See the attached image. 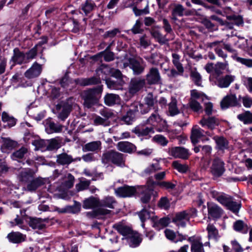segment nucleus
Listing matches in <instances>:
<instances>
[{"mask_svg": "<svg viewBox=\"0 0 252 252\" xmlns=\"http://www.w3.org/2000/svg\"><path fill=\"white\" fill-rule=\"evenodd\" d=\"M223 14L221 15L225 16L226 20L224 21L221 19V30L224 32L225 31L230 30V34L226 33L228 36H233L236 34L235 31L233 30L234 25L242 26L244 25V20L242 16L235 15L229 7L223 8Z\"/></svg>", "mask_w": 252, "mask_h": 252, "instance_id": "obj_1", "label": "nucleus"}, {"mask_svg": "<svg viewBox=\"0 0 252 252\" xmlns=\"http://www.w3.org/2000/svg\"><path fill=\"white\" fill-rule=\"evenodd\" d=\"M102 89V86H99L83 91L82 96L84 101V106L87 108H90L96 104L101 97Z\"/></svg>", "mask_w": 252, "mask_h": 252, "instance_id": "obj_2", "label": "nucleus"}, {"mask_svg": "<svg viewBox=\"0 0 252 252\" xmlns=\"http://www.w3.org/2000/svg\"><path fill=\"white\" fill-rule=\"evenodd\" d=\"M101 159L102 163L104 164L111 162L113 164L119 166H123L125 165V159L124 155L122 153L113 150L109 151L103 154Z\"/></svg>", "mask_w": 252, "mask_h": 252, "instance_id": "obj_3", "label": "nucleus"}, {"mask_svg": "<svg viewBox=\"0 0 252 252\" xmlns=\"http://www.w3.org/2000/svg\"><path fill=\"white\" fill-rule=\"evenodd\" d=\"M205 68L207 72H212L210 76V80L212 83L220 87V63H218L215 65L212 63H207Z\"/></svg>", "mask_w": 252, "mask_h": 252, "instance_id": "obj_4", "label": "nucleus"}, {"mask_svg": "<svg viewBox=\"0 0 252 252\" xmlns=\"http://www.w3.org/2000/svg\"><path fill=\"white\" fill-rule=\"evenodd\" d=\"M143 60L141 59V61H139L134 58H129L123 64V68H126L129 66L131 68L134 75H139L141 74L144 70L145 66L142 64Z\"/></svg>", "mask_w": 252, "mask_h": 252, "instance_id": "obj_5", "label": "nucleus"}, {"mask_svg": "<svg viewBox=\"0 0 252 252\" xmlns=\"http://www.w3.org/2000/svg\"><path fill=\"white\" fill-rule=\"evenodd\" d=\"M221 204L224 206L227 209L236 214L239 212L241 206L240 203L233 201L230 196L222 193Z\"/></svg>", "mask_w": 252, "mask_h": 252, "instance_id": "obj_6", "label": "nucleus"}, {"mask_svg": "<svg viewBox=\"0 0 252 252\" xmlns=\"http://www.w3.org/2000/svg\"><path fill=\"white\" fill-rule=\"evenodd\" d=\"M137 188L134 186L125 185L115 189V193L117 196L120 197H130L134 195L136 192Z\"/></svg>", "mask_w": 252, "mask_h": 252, "instance_id": "obj_7", "label": "nucleus"}, {"mask_svg": "<svg viewBox=\"0 0 252 252\" xmlns=\"http://www.w3.org/2000/svg\"><path fill=\"white\" fill-rule=\"evenodd\" d=\"M168 154L175 158L184 159H188L189 156V150L181 147H174L168 148Z\"/></svg>", "mask_w": 252, "mask_h": 252, "instance_id": "obj_8", "label": "nucleus"}, {"mask_svg": "<svg viewBox=\"0 0 252 252\" xmlns=\"http://www.w3.org/2000/svg\"><path fill=\"white\" fill-rule=\"evenodd\" d=\"M228 71L227 63L226 62L224 63H221V88L228 87L234 80V76L230 74H224Z\"/></svg>", "mask_w": 252, "mask_h": 252, "instance_id": "obj_9", "label": "nucleus"}, {"mask_svg": "<svg viewBox=\"0 0 252 252\" xmlns=\"http://www.w3.org/2000/svg\"><path fill=\"white\" fill-rule=\"evenodd\" d=\"M42 66L36 62H34L32 66L24 73L25 76L28 79L37 77L42 72Z\"/></svg>", "mask_w": 252, "mask_h": 252, "instance_id": "obj_10", "label": "nucleus"}, {"mask_svg": "<svg viewBox=\"0 0 252 252\" xmlns=\"http://www.w3.org/2000/svg\"><path fill=\"white\" fill-rule=\"evenodd\" d=\"M147 80L150 84H158L161 82V76L158 68H151L146 75Z\"/></svg>", "mask_w": 252, "mask_h": 252, "instance_id": "obj_11", "label": "nucleus"}, {"mask_svg": "<svg viewBox=\"0 0 252 252\" xmlns=\"http://www.w3.org/2000/svg\"><path fill=\"white\" fill-rule=\"evenodd\" d=\"M26 58L25 54L23 52H21L18 48H15L13 50V55L11 57L10 62L13 63L12 66L15 64H21L28 63Z\"/></svg>", "mask_w": 252, "mask_h": 252, "instance_id": "obj_12", "label": "nucleus"}, {"mask_svg": "<svg viewBox=\"0 0 252 252\" xmlns=\"http://www.w3.org/2000/svg\"><path fill=\"white\" fill-rule=\"evenodd\" d=\"M188 241L191 243V252H205L200 237H190Z\"/></svg>", "mask_w": 252, "mask_h": 252, "instance_id": "obj_13", "label": "nucleus"}, {"mask_svg": "<svg viewBox=\"0 0 252 252\" xmlns=\"http://www.w3.org/2000/svg\"><path fill=\"white\" fill-rule=\"evenodd\" d=\"M145 85V80L141 78H133L130 81L129 85V93L132 94H136Z\"/></svg>", "mask_w": 252, "mask_h": 252, "instance_id": "obj_14", "label": "nucleus"}, {"mask_svg": "<svg viewBox=\"0 0 252 252\" xmlns=\"http://www.w3.org/2000/svg\"><path fill=\"white\" fill-rule=\"evenodd\" d=\"M189 220V215L185 211L177 213L173 219V221L179 227H184L186 222Z\"/></svg>", "mask_w": 252, "mask_h": 252, "instance_id": "obj_15", "label": "nucleus"}, {"mask_svg": "<svg viewBox=\"0 0 252 252\" xmlns=\"http://www.w3.org/2000/svg\"><path fill=\"white\" fill-rule=\"evenodd\" d=\"M34 172L29 168L21 169L18 175L19 180L24 183H29L32 179Z\"/></svg>", "mask_w": 252, "mask_h": 252, "instance_id": "obj_16", "label": "nucleus"}, {"mask_svg": "<svg viewBox=\"0 0 252 252\" xmlns=\"http://www.w3.org/2000/svg\"><path fill=\"white\" fill-rule=\"evenodd\" d=\"M45 131L48 134L61 132L63 129V126L55 123L51 120H47L45 125Z\"/></svg>", "mask_w": 252, "mask_h": 252, "instance_id": "obj_17", "label": "nucleus"}, {"mask_svg": "<svg viewBox=\"0 0 252 252\" xmlns=\"http://www.w3.org/2000/svg\"><path fill=\"white\" fill-rule=\"evenodd\" d=\"M207 206L208 218L214 220L219 219L220 215L219 206L213 202L208 203Z\"/></svg>", "mask_w": 252, "mask_h": 252, "instance_id": "obj_18", "label": "nucleus"}, {"mask_svg": "<svg viewBox=\"0 0 252 252\" xmlns=\"http://www.w3.org/2000/svg\"><path fill=\"white\" fill-rule=\"evenodd\" d=\"M117 147L118 150L127 153L134 152L136 150V147L134 144L127 141L118 142Z\"/></svg>", "mask_w": 252, "mask_h": 252, "instance_id": "obj_19", "label": "nucleus"}, {"mask_svg": "<svg viewBox=\"0 0 252 252\" xmlns=\"http://www.w3.org/2000/svg\"><path fill=\"white\" fill-rule=\"evenodd\" d=\"M210 172L214 177H219L220 176V159L216 157L212 160L210 166Z\"/></svg>", "mask_w": 252, "mask_h": 252, "instance_id": "obj_20", "label": "nucleus"}, {"mask_svg": "<svg viewBox=\"0 0 252 252\" xmlns=\"http://www.w3.org/2000/svg\"><path fill=\"white\" fill-rule=\"evenodd\" d=\"M132 131L138 136H147L151 133H154V130L152 126H138L132 130Z\"/></svg>", "mask_w": 252, "mask_h": 252, "instance_id": "obj_21", "label": "nucleus"}, {"mask_svg": "<svg viewBox=\"0 0 252 252\" xmlns=\"http://www.w3.org/2000/svg\"><path fill=\"white\" fill-rule=\"evenodd\" d=\"M153 226L156 229H160L167 226L170 223V219L168 218L158 219L157 217L152 218Z\"/></svg>", "mask_w": 252, "mask_h": 252, "instance_id": "obj_22", "label": "nucleus"}, {"mask_svg": "<svg viewBox=\"0 0 252 252\" xmlns=\"http://www.w3.org/2000/svg\"><path fill=\"white\" fill-rule=\"evenodd\" d=\"M45 179L40 177H38L35 179H33V178L27 185V190L30 191H34L39 187L45 184Z\"/></svg>", "mask_w": 252, "mask_h": 252, "instance_id": "obj_23", "label": "nucleus"}, {"mask_svg": "<svg viewBox=\"0 0 252 252\" xmlns=\"http://www.w3.org/2000/svg\"><path fill=\"white\" fill-rule=\"evenodd\" d=\"M157 196V192L151 189H145L140 194L141 202L144 204H148L151 199V195Z\"/></svg>", "mask_w": 252, "mask_h": 252, "instance_id": "obj_24", "label": "nucleus"}, {"mask_svg": "<svg viewBox=\"0 0 252 252\" xmlns=\"http://www.w3.org/2000/svg\"><path fill=\"white\" fill-rule=\"evenodd\" d=\"M205 136V132L200 127L194 126L192 127L190 138L194 144H196L199 140Z\"/></svg>", "mask_w": 252, "mask_h": 252, "instance_id": "obj_25", "label": "nucleus"}, {"mask_svg": "<svg viewBox=\"0 0 252 252\" xmlns=\"http://www.w3.org/2000/svg\"><path fill=\"white\" fill-rule=\"evenodd\" d=\"M120 100L119 95L114 94L108 93L104 97V103L108 106H111L119 103Z\"/></svg>", "mask_w": 252, "mask_h": 252, "instance_id": "obj_26", "label": "nucleus"}, {"mask_svg": "<svg viewBox=\"0 0 252 252\" xmlns=\"http://www.w3.org/2000/svg\"><path fill=\"white\" fill-rule=\"evenodd\" d=\"M220 123L219 119L214 117H210L208 119L203 118L200 121V124L202 126H207L208 128L213 129L216 126H218Z\"/></svg>", "mask_w": 252, "mask_h": 252, "instance_id": "obj_27", "label": "nucleus"}, {"mask_svg": "<svg viewBox=\"0 0 252 252\" xmlns=\"http://www.w3.org/2000/svg\"><path fill=\"white\" fill-rule=\"evenodd\" d=\"M113 228L117 230L120 234L127 238L132 236V231L128 226L120 223H117L113 225Z\"/></svg>", "mask_w": 252, "mask_h": 252, "instance_id": "obj_28", "label": "nucleus"}, {"mask_svg": "<svg viewBox=\"0 0 252 252\" xmlns=\"http://www.w3.org/2000/svg\"><path fill=\"white\" fill-rule=\"evenodd\" d=\"M237 104L236 98L234 95H227L221 100V109H226L230 106H236Z\"/></svg>", "mask_w": 252, "mask_h": 252, "instance_id": "obj_29", "label": "nucleus"}, {"mask_svg": "<svg viewBox=\"0 0 252 252\" xmlns=\"http://www.w3.org/2000/svg\"><path fill=\"white\" fill-rule=\"evenodd\" d=\"M208 237L209 239H213L218 242L219 240V232L216 226L212 224H209L207 227Z\"/></svg>", "mask_w": 252, "mask_h": 252, "instance_id": "obj_30", "label": "nucleus"}, {"mask_svg": "<svg viewBox=\"0 0 252 252\" xmlns=\"http://www.w3.org/2000/svg\"><path fill=\"white\" fill-rule=\"evenodd\" d=\"M98 206H100V201L97 198L94 197H90L86 199L83 202V207L86 209H92Z\"/></svg>", "mask_w": 252, "mask_h": 252, "instance_id": "obj_31", "label": "nucleus"}, {"mask_svg": "<svg viewBox=\"0 0 252 252\" xmlns=\"http://www.w3.org/2000/svg\"><path fill=\"white\" fill-rule=\"evenodd\" d=\"M7 238L13 243H19L25 240V236L19 232H12L7 235Z\"/></svg>", "mask_w": 252, "mask_h": 252, "instance_id": "obj_32", "label": "nucleus"}, {"mask_svg": "<svg viewBox=\"0 0 252 252\" xmlns=\"http://www.w3.org/2000/svg\"><path fill=\"white\" fill-rule=\"evenodd\" d=\"M101 143L100 141L89 142L85 144L83 150L86 152H97L101 149Z\"/></svg>", "mask_w": 252, "mask_h": 252, "instance_id": "obj_33", "label": "nucleus"}, {"mask_svg": "<svg viewBox=\"0 0 252 252\" xmlns=\"http://www.w3.org/2000/svg\"><path fill=\"white\" fill-rule=\"evenodd\" d=\"M166 237L175 243L182 241L186 239V237L183 235H179L176 237L175 233L170 229H166L164 231Z\"/></svg>", "mask_w": 252, "mask_h": 252, "instance_id": "obj_34", "label": "nucleus"}, {"mask_svg": "<svg viewBox=\"0 0 252 252\" xmlns=\"http://www.w3.org/2000/svg\"><path fill=\"white\" fill-rule=\"evenodd\" d=\"M76 82L81 86H87L99 84L100 83V80L98 78L93 77L90 78L77 79Z\"/></svg>", "mask_w": 252, "mask_h": 252, "instance_id": "obj_35", "label": "nucleus"}, {"mask_svg": "<svg viewBox=\"0 0 252 252\" xmlns=\"http://www.w3.org/2000/svg\"><path fill=\"white\" fill-rule=\"evenodd\" d=\"M47 145L46 150L48 151H52L58 149L61 147L62 140L58 137L53 138L49 140H46Z\"/></svg>", "mask_w": 252, "mask_h": 252, "instance_id": "obj_36", "label": "nucleus"}, {"mask_svg": "<svg viewBox=\"0 0 252 252\" xmlns=\"http://www.w3.org/2000/svg\"><path fill=\"white\" fill-rule=\"evenodd\" d=\"M72 161V157L66 153L60 154L57 157V163L62 165L69 164Z\"/></svg>", "mask_w": 252, "mask_h": 252, "instance_id": "obj_37", "label": "nucleus"}, {"mask_svg": "<svg viewBox=\"0 0 252 252\" xmlns=\"http://www.w3.org/2000/svg\"><path fill=\"white\" fill-rule=\"evenodd\" d=\"M150 33L152 36L155 38L159 43L165 44L167 42L164 36H163L159 31L156 28H152L150 30Z\"/></svg>", "mask_w": 252, "mask_h": 252, "instance_id": "obj_38", "label": "nucleus"}, {"mask_svg": "<svg viewBox=\"0 0 252 252\" xmlns=\"http://www.w3.org/2000/svg\"><path fill=\"white\" fill-rule=\"evenodd\" d=\"M162 121V119L158 113V109H156L149 118L147 120V123L153 126H156Z\"/></svg>", "mask_w": 252, "mask_h": 252, "instance_id": "obj_39", "label": "nucleus"}, {"mask_svg": "<svg viewBox=\"0 0 252 252\" xmlns=\"http://www.w3.org/2000/svg\"><path fill=\"white\" fill-rule=\"evenodd\" d=\"M177 103L176 99L172 97L171 101L168 104V113L171 116H175L180 113V111L177 106Z\"/></svg>", "mask_w": 252, "mask_h": 252, "instance_id": "obj_40", "label": "nucleus"}, {"mask_svg": "<svg viewBox=\"0 0 252 252\" xmlns=\"http://www.w3.org/2000/svg\"><path fill=\"white\" fill-rule=\"evenodd\" d=\"M29 225L33 229H42L45 224L43 220L39 218H32L29 221Z\"/></svg>", "mask_w": 252, "mask_h": 252, "instance_id": "obj_41", "label": "nucleus"}, {"mask_svg": "<svg viewBox=\"0 0 252 252\" xmlns=\"http://www.w3.org/2000/svg\"><path fill=\"white\" fill-rule=\"evenodd\" d=\"M1 119L3 122L6 123L7 126L9 127L14 126L16 123V120L12 116H9L5 112H2Z\"/></svg>", "mask_w": 252, "mask_h": 252, "instance_id": "obj_42", "label": "nucleus"}, {"mask_svg": "<svg viewBox=\"0 0 252 252\" xmlns=\"http://www.w3.org/2000/svg\"><path fill=\"white\" fill-rule=\"evenodd\" d=\"M237 118L244 124H252V113L250 111H246L238 115Z\"/></svg>", "mask_w": 252, "mask_h": 252, "instance_id": "obj_43", "label": "nucleus"}, {"mask_svg": "<svg viewBox=\"0 0 252 252\" xmlns=\"http://www.w3.org/2000/svg\"><path fill=\"white\" fill-rule=\"evenodd\" d=\"M31 143L35 147V150H46L47 145L46 140L37 138L34 140H32Z\"/></svg>", "mask_w": 252, "mask_h": 252, "instance_id": "obj_44", "label": "nucleus"}, {"mask_svg": "<svg viewBox=\"0 0 252 252\" xmlns=\"http://www.w3.org/2000/svg\"><path fill=\"white\" fill-rule=\"evenodd\" d=\"M95 3L91 0H87L85 3L82 5V9L86 15L92 11L95 7Z\"/></svg>", "mask_w": 252, "mask_h": 252, "instance_id": "obj_45", "label": "nucleus"}, {"mask_svg": "<svg viewBox=\"0 0 252 252\" xmlns=\"http://www.w3.org/2000/svg\"><path fill=\"white\" fill-rule=\"evenodd\" d=\"M138 216L142 222V226L144 227V222L151 218V212L144 207L141 211L138 213Z\"/></svg>", "mask_w": 252, "mask_h": 252, "instance_id": "obj_46", "label": "nucleus"}, {"mask_svg": "<svg viewBox=\"0 0 252 252\" xmlns=\"http://www.w3.org/2000/svg\"><path fill=\"white\" fill-rule=\"evenodd\" d=\"M172 63L174 65L176 66L178 71L183 73L184 72V68L182 64L180 62V56L177 54H172Z\"/></svg>", "mask_w": 252, "mask_h": 252, "instance_id": "obj_47", "label": "nucleus"}, {"mask_svg": "<svg viewBox=\"0 0 252 252\" xmlns=\"http://www.w3.org/2000/svg\"><path fill=\"white\" fill-rule=\"evenodd\" d=\"M247 226L244 222L241 220H237L234 223L233 228L236 231L240 232L243 233L247 232Z\"/></svg>", "mask_w": 252, "mask_h": 252, "instance_id": "obj_48", "label": "nucleus"}, {"mask_svg": "<svg viewBox=\"0 0 252 252\" xmlns=\"http://www.w3.org/2000/svg\"><path fill=\"white\" fill-rule=\"evenodd\" d=\"M27 152L28 150L27 148L22 147L12 154L11 158L13 160H18V159L22 158Z\"/></svg>", "mask_w": 252, "mask_h": 252, "instance_id": "obj_49", "label": "nucleus"}, {"mask_svg": "<svg viewBox=\"0 0 252 252\" xmlns=\"http://www.w3.org/2000/svg\"><path fill=\"white\" fill-rule=\"evenodd\" d=\"M116 203L115 200L112 197H106L100 201V206L107 207L110 208H114V204Z\"/></svg>", "mask_w": 252, "mask_h": 252, "instance_id": "obj_50", "label": "nucleus"}, {"mask_svg": "<svg viewBox=\"0 0 252 252\" xmlns=\"http://www.w3.org/2000/svg\"><path fill=\"white\" fill-rule=\"evenodd\" d=\"M185 8L180 4H175L174 8L172 11V14L173 16H182L184 15Z\"/></svg>", "mask_w": 252, "mask_h": 252, "instance_id": "obj_51", "label": "nucleus"}, {"mask_svg": "<svg viewBox=\"0 0 252 252\" xmlns=\"http://www.w3.org/2000/svg\"><path fill=\"white\" fill-rule=\"evenodd\" d=\"M190 77L196 85L198 86H201L202 80L201 76L196 69L192 70L191 71Z\"/></svg>", "mask_w": 252, "mask_h": 252, "instance_id": "obj_52", "label": "nucleus"}, {"mask_svg": "<svg viewBox=\"0 0 252 252\" xmlns=\"http://www.w3.org/2000/svg\"><path fill=\"white\" fill-rule=\"evenodd\" d=\"M161 169L160 165L158 162L152 163L148 166L144 171V173L146 174H150L157 171Z\"/></svg>", "mask_w": 252, "mask_h": 252, "instance_id": "obj_53", "label": "nucleus"}, {"mask_svg": "<svg viewBox=\"0 0 252 252\" xmlns=\"http://www.w3.org/2000/svg\"><path fill=\"white\" fill-rule=\"evenodd\" d=\"M153 140L158 143L162 146H165L168 143V140L163 136L157 134L153 138Z\"/></svg>", "mask_w": 252, "mask_h": 252, "instance_id": "obj_54", "label": "nucleus"}, {"mask_svg": "<svg viewBox=\"0 0 252 252\" xmlns=\"http://www.w3.org/2000/svg\"><path fill=\"white\" fill-rule=\"evenodd\" d=\"M37 46H35L28 52L25 53L26 57V61H28V63H29L30 60H32L35 58L37 55Z\"/></svg>", "mask_w": 252, "mask_h": 252, "instance_id": "obj_55", "label": "nucleus"}, {"mask_svg": "<svg viewBox=\"0 0 252 252\" xmlns=\"http://www.w3.org/2000/svg\"><path fill=\"white\" fill-rule=\"evenodd\" d=\"M173 167L181 173H186L188 169V167L186 164H182L178 161H174L172 163Z\"/></svg>", "mask_w": 252, "mask_h": 252, "instance_id": "obj_56", "label": "nucleus"}, {"mask_svg": "<svg viewBox=\"0 0 252 252\" xmlns=\"http://www.w3.org/2000/svg\"><path fill=\"white\" fill-rule=\"evenodd\" d=\"M144 101L145 103L151 108L154 106L157 101L153 94L150 93L145 97Z\"/></svg>", "mask_w": 252, "mask_h": 252, "instance_id": "obj_57", "label": "nucleus"}, {"mask_svg": "<svg viewBox=\"0 0 252 252\" xmlns=\"http://www.w3.org/2000/svg\"><path fill=\"white\" fill-rule=\"evenodd\" d=\"M142 23L139 20H137L133 27L131 28V31L133 34L140 33L143 32L141 29Z\"/></svg>", "mask_w": 252, "mask_h": 252, "instance_id": "obj_58", "label": "nucleus"}, {"mask_svg": "<svg viewBox=\"0 0 252 252\" xmlns=\"http://www.w3.org/2000/svg\"><path fill=\"white\" fill-rule=\"evenodd\" d=\"M100 114L104 117V119H108L114 116V113L110 109L104 108L100 110Z\"/></svg>", "mask_w": 252, "mask_h": 252, "instance_id": "obj_59", "label": "nucleus"}, {"mask_svg": "<svg viewBox=\"0 0 252 252\" xmlns=\"http://www.w3.org/2000/svg\"><path fill=\"white\" fill-rule=\"evenodd\" d=\"M106 84L108 88L112 90H119L121 89L122 85L117 84L114 81L109 79H106Z\"/></svg>", "mask_w": 252, "mask_h": 252, "instance_id": "obj_60", "label": "nucleus"}, {"mask_svg": "<svg viewBox=\"0 0 252 252\" xmlns=\"http://www.w3.org/2000/svg\"><path fill=\"white\" fill-rule=\"evenodd\" d=\"M110 47V45H109L104 51V59L106 62H110L114 59V53L112 52L109 51V49Z\"/></svg>", "mask_w": 252, "mask_h": 252, "instance_id": "obj_61", "label": "nucleus"}, {"mask_svg": "<svg viewBox=\"0 0 252 252\" xmlns=\"http://www.w3.org/2000/svg\"><path fill=\"white\" fill-rule=\"evenodd\" d=\"M10 223L12 226L18 225L21 229H26V226L23 225V220L18 216L14 220V221H11Z\"/></svg>", "mask_w": 252, "mask_h": 252, "instance_id": "obj_62", "label": "nucleus"}, {"mask_svg": "<svg viewBox=\"0 0 252 252\" xmlns=\"http://www.w3.org/2000/svg\"><path fill=\"white\" fill-rule=\"evenodd\" d=\"M158 206L165 210L168 209L170 207V202L166 197H162L158 203Z\"/></svg>", "mask_w": 252, "mask_h": 252, "instance_id": "obj_63", "label": "nucleus"}, {"mask_svg": "<svg viewBox=\"0 0 252 252\" xmlns=\"http://www.w3.org/2000/svg\"><path fill=\"white\" fill-rule=\"evenodd\" d=\"M3 145L8 149H12L16 146L17 142L9 138H5L3 140Z\"/></svg>", "mask_w": 252, "mask_h": 252, "instance_id": "obj_64", "label": "nucleus"}]
</instances>
